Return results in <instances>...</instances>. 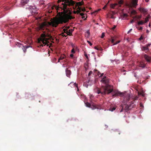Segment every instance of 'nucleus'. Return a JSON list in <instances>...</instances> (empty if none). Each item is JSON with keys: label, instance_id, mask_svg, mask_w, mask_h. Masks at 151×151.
Wrapping results in <instances>:
<instances>
[{"label": "nucleus", "instance_id": "f257e3e1", "mask_svg": "<svg viewBox=\"0 0 151 151\" xmlns=\"http://www.w3.org/2000/svg\"><path fill=\"white\" fill-rule=\"evenodd\" d=\"M58 3L59 4L58 5L56 6L55 7L57 11L58 17L48 22L49 25L55 27H57L59 24L65 23L73 18L70 15V12L68 13V9H67L68 8L67 6H73L75 4L72 0H58Z\"/></svg>", "mask_w": 151, "mask_h": 151}, {"label": "nucleus", "instance_id": "f03ea898", "mask_svg": "<svg viewBox=\"0 0 151 151\" xmlns=\"http://www.w3.org/2000/svg\"><path fill=\"white\" fill-rule=\"evenodd\" d=\"M46 37H51L48 33H47L45 31L43 32V33L41 34L40 38L38 39V41L40 42H41L45 45H48V39L46 38Z\"/></svg>", "mask_w": 151, "mask_h": 151}, {"label": "nucleus", "instance_id": "7ed1b4c3", "mask_svg": "<svg viewBox=\"0 0 151 151\" xmlns=\"http://www.w3.org/2000/svg\"><path fill=\"white\" fill-rule=\"evenodd\" d=\"M109 87H104L102 86L100 89L98 88L97 89L96 92L98 94L101 93L102 94H109L112 92V87L110 86V88H108Z\"/></svg>", "mask_w": 151, "mask_h": 151}, {"label": "nucleus", "instance_id": "20e7f679", "mask_svg": "<svg viewBox=\"0 0 151 151\" xmlns=\"http://www.w3.org/2000/svg\"><path fill=\"white\" fill-rule=\"evenodd\" d=\"M101 81L104 84H105V86H104V87H108V88H110V86L112 87V89L111 90L112 91H113V86H112L109 85L108 84L109 81V80L108 78H106V76H104V78H102Z\"/></svg>", "mask_w": 151, "mask_h": 151}, {"label": "nucleus", "instance_id": "39448f33", "mask_svg": "<svg viewBox=\"0 0 151 151\" xmlns=\"http://www.w3.org/2000/svg\"><path fill=\"white\" fill-rule=\"evenodd\" d=\"M138 0H132L130 4H128L127 6L129 7H135L137 5Z\"/></svg>", "mask_w": 151, "mask_h": 151}, {"label": "nucleus", "instance_id": "423d86ee", "mask_svg": "<svg viewBox=\"0 0 151 151\" xmlns=\"http://www.w3.org/2000/svg\"><path fill=\"white\" fill-rule=\"evenodd\" d=\"M123 1L122 0H121L118 1V3L111 4L110 5V7L113 9H115L116 6L119 5V6H120L121 5L123 4Z\"/></svg>", "mask_w": 151, "mask_h": 151}, {"label": "nucleus", "instance_id": "0eeeda50", "mask_svg": "<svg viewBox=\"0 0 151 151\" xmlns=\"http://www.w3.org/2000/svg\"><path fill=\"white\" fill-rule=\"evenodd\" d=\"M113 92L112 93L113 94L112 96L113 97L118 96H125V95H124V94L123 93L120 92L119 91L116 92L115 91H114L113 89L111 92Z\"/></svg>", "mask_w": 151, "mask_h": 151}, {"label": "nucleus", "instance_id": "6e6552de", "mask_svg": "<svg viewBox=\"0 0 151 151\" xmlns=\"http://www.w3.org/2000/svg\"><path fill=\"white\" fill-rule=\"evenodd\" d=\"M90 107L92 110H94L95 109H101V106L100 105L95 104L93 102H91V105Z\"/></svg>", "mask_w": 151, "mask_h": 151}, {"label": "nucleus", "instance_id": "1a4fd4ad", "mask_svg": "<svg viewBox=\"0 0 151 151\" xmlns=\"http://www.w3.org/2000/svg\"><path fill=\"white\" fill-rule=\"evenodd\" d=\"M47 25V24L45 22H44L39 25L38 28L39 30H44L45 27Z\"/></svg>", "mask_w": 151, "mask_h": 151}, {"label": "nucleus", "instance_id": "9d476101", "mask_svg": "<svg viewBox=\"0 0 151 151\" xmlns=\"http://www.w3.org/2000/svg\"><path fill=\"white\" fill-rule=\"evenodd\" d=\"M116 38L115 37H111V43L113 44V45H116L120 42V41H118L114 43V41L116 40Z\"/></svg>", "mask_w": 151, "mask_h": 151}, {"label": "nucleus", "instance_id": "9b49d317", "mask_svg": "<svg viewBox=\"0 0 151 151\" xmlns=\"http://www.w3.org/2000/svg\"><path fill=\"white\" fill-rule=\"evenodd\" d=\"M139 11L141 12H142L144 14H146L147 13V9L142 7H140L139 9Z\"/></svg>", "mask_w": 151, "mask_h": 151}, {"label": "nucleus", "instance_id": "f8f14e48", "mask_svg": "<svg viewBox=\"0 0 151 151\" xmlns=\"http://www.w3.org/2000/svg\"><path fill=\"white\" fill-rule=\"evenodd\" d=\"M144 57L147 62L150 63V62L151 58L150 57L146 54H145L144 55Z\"/></svg>", "mask_w": 151, "mask_h": 151}, {"label": "nucleus", "instance_id": "ddd939ff", "mask_svg": "<svg viewBox=\"0 0 151 151\" xmlns=\"http://www.w3.org/2000/svg\"><path fill=\"white\" fill-rule=\"evenodd\" d=\"M66 74L67 76L68 77H70V75L71 73V72L70 70L68 69V68H66L65 70Z\"/></svg>", "mask_w": 151, "mask_h": 151}, {"label": "nucleus", "instance_id": "4468645a", "mask_svg": "<svg viewBox=\"0 0 151 151\" xmlns=\"http://www.w3.org/2000/svg\"><path fill=\"white\" fill-rule=\"evenodd\" d=\"M133 107V106H132V105H130L129 106L128 105H126L124 109L127 112L131 108Z\"/></svg>", "mask_w": 151, "mask_h": 151}, {"label": "nucleus", "instance_id": "2eb2a0df", "mask_svg": "<svg viewBox=\"0 0 151 151\" xmlns=\"http://www.w3.org/2000/svg\"><path fill=\"white\" fill-rule=\"evenodd\" d=\"M141 49L143 51H145V52H147L149 51V48L145 45L142 46L141 47Z\"/></svg>", "mask_w": 151, "mask_h": 151}, {"label": "nucleus", "instance_id": "dca6fc26", "mask_svg": "<svg viewBox=\"0 0 151 151\" xmlns=\"http://www.w3.org/2000/svg\"><path fill=\"white\" fill-rule=\"evenodd\" d=\"M29 1V0H21V4L22 5H24L27 4Z\"/></svg>", "mask_w": 151, "mask_h": 151}, {"label": "nucleus", "instance_id": "f3484780", "mask_svg": "<svg viewBox=\"0 0 151 151\" xmlns=\"http://www.w3.org/2000/svg\"><path fill=\"white\" fill-rule=\"evenodd\" d=\"M29 47L27 45L23 46L22 48L24 53H25L27 51V49Z\"/></svg>", "mask_w": 151, "mask_h": 151}, {"label": "nucleus", "instance_id": "a211bd4d", "mask_svg": "<svg viewBox=\"0 0 151 151\" xmlns=\"http://www.w3.org/2000/svg\"><path fill=\"white\" fill-rule=\"evenodd\" d=\"M146 64L144 63L143 62H141L139 65V66L144 68L145 67Z\"/></svg>", "mask_w": 151, "mask_h": 151}, {"label": "nucleus", "instance_id": "6ab92c4d", "mask_svg": "<svg viewBox=\"0 0 151 151\" xmlns=\"http://www.w3.org/2000/svg\"><path fill=\"white\" fill-rule=\"evenodd\" d=\"M32 12L34 14L37 13V10L35 7H32Z\"/></svg>", "mask_w": 151, "mask_h": 151}, {"label": "nucleus", "instance_id": "aec40b11", "mask_svg": "<svg viewBox=\"0 0 151 151\" xmlns=\"http://www.w3.org/2000/svg\"><path fill=\"white\" fill-rule=\"evenodd\" d=\"M15 45L19 47V48H20V47H21L22 48V47H23V45L21 44V43H20V42H17L15 43Z\"/></svg>", "mask_w": 151, "mask_h": 151}, {"label": "nucleus", "instance_id": "412c9836", "mask_svg": "<svg viewBox=\"0 0 151 151\" xmlns=\"http://www.w3.org/2000/svg\"><path fill=\"white\" fill-rule=\"evenodd\" d=\"M130 95L129 94L126 95V96L124 98V100L128 101L130 99Z\"/></svg>", "mask_w": 151, "mask_h": 151}, {"label": "nucleus", "instance_id": "4be33fe9", "mask_svg": "<svg viewBox=\"0 0 151 151\" xmlns=\"http://www.w3.org/2000/svg\"><path fill=\"white\" fill-rule=\"evenodd\" d=\"M90 101L91 103H90L88 102H86V103L85 104H86V106L87 107H90V106H91V102H92V100H90Z\"/></svg>", "mask_w": 151, "mask_h": 151}, {"label": "nucleus", "instance_id": "5701e85b", "mask_svg": "<svg viewBox=\"0 0 151 151\" xmlns=\"http://www.w3.org/2000/svg\"><path fill=\"white\" fill-rule=\"evenodd\" d=\"M138 93L139 95H141L142 96H145V93L143 91H142L140 92H138Z\"/></svg>", "mask_w": 151, "mask_h": 151}, {"label": "nucleus", "instance_id": "b1692460", "mask_svg": "<svg viewBox=\"0 0 151 151\" xmlns=\"http://www.w3.org/2000/svg\"><path fill=\"white\" fill-rule=\"evenodd\" d=\"M145 23L144 22H143V21H139L137 22V25H143V24Z\"/></svg>", "mask_w": 151, "mask_h": 151}, {"label": "nucleus", "instance_id": "393cba45", "mask_svg": "<svg viewBox=\"0 0 151 151\" xmlns=\"http://www.w3.org/2000/svg\"><path fill=\"white\" fill-rule=\"evenodd\" d=\"M72 32L70 31V29H69L68 30V32H67L66 34H67V35H68L71 36V35H72Z\"/></svg>", "mask_w": 151, "mask_h": 151}, {"label": "nucleus", "instance_id": "a878e982", "mask_svg": "<svg viewBox=\"0 0 151 151\" xmlns=\"http://www.w3.org/2000/svg\"><path fill=\"white\" fill-rule=\"evenodd\" d=\"M94 49H96L97 50H103L102 48L101 47H97V46H95L94 47Z\"/></svg>", "mask_w": 151, "mask_h": 151}, {"label": "nucleus", "instance_id": "bb28decb", "mask_svg": "<svg viewBox=\"0 0 151 151\" xmlns=\"http://www.w3.org/2000/svg\"><path fill=\"white\" fill-rule=\"evenodd\" d=\"M116 109V107H111L109 108V110L112 111H114Z\"/></svg>", "mask_w": 151, "mask_h": 151}, {"label": "nucleus", "instance_id": "cd10ccee", "mask_svg": "<svg viewBox=\"0 0 151 151\" xmlns=\"http://www.w3.org/2000/svg\"><path fill=\"white\" fill-rule=\"evenodd\" d=\"M115 12H112V14H111V18H112V19H114L115 18H114V14H115Z\"/></svg>", "mask_w": 151, "mask_h": 151}, {"label": "nucleus", "instance_id": "c85d7f7f", "mask_svg": "<svg viewBox=\"0 0 151 151\" xmlns=\"http://www.w3.org/2000/svg\"><path fill=\"white\" fill-rule=\"evenodd\" d=\"M131 13L132 14H135L137 13V12L135 10H133L131 12Z\"/></svg>", "mask_w": 151, "mask_h": 151}, {"label": "nucleus", "instance_id": "c756f323", "mask_svg": "<svg viewBox=\"0 0 151 151\" xmlns=\"http://www.w3.org/2000/svg\"><path fill=\"white\" fill-rule=\"evenodd\" d=\"M136 28L138 29L139 30H142V27H139L137 26Z\"/></svg>", "mask_w": 151, "mask_h": 151}, {"label": "nucleus", "instance_id": "7c9ffc66", "mask_svg": "<svg viewBox=\"0 0 151 151\" xmlns=\"http://www.w3.org/2000/svg\"><path fill=\"white\" fill-rule=\"evenodd\" d=\"M80 10H78L77 11H74V12H73V13H74L75 14H78L79 13H80Z\"/></svg>", "mask_w": 151, "mask_h": 151}, {"label": "nucleus", "instance_id": "2f4dec72", "mask_svg": "<svg viewBox=\"0 0 151 151\" xmlns=\"http://www.w3.org/2000/svg\"><path fill=\"white\" fill-rule=\"evenodd\" d=\"M64 56H61L58 59V62H59V61L60 60H62L64 58Z\"/></svg>", "mask_w": 151, "mask_h": 151}, {"label": "nucleus", "instance_id": "473e14b6", "mask_svg": "<svg viewBox=\"0 0 151 151\" xmlns=\"http://www.w3.org/2000/svg\"><path fill=\"white\" fill-rule=\"evenodd\" d=\"M149 19H148L147 18V17H146L145 18V21L144 22L145 23H146L147 22L149 21Z\"/></svg>", "mask_w": 151, "mask_h": 151}, {"label": "nucleus", "instance_id": "72a5a7b5", "mask_svg": "<svg viewBox=\"0 0 151 151\" xmlns=\"http://www.w3.org/2000/svg\"><path fill=\"white\" fill-rule=\"evenodd\" d=\"M63 32L65 33H66L67 32H68V30L67 29H63Z\"/></svg>", "mask_w": 151, "mask_h": 151}, {"label": "nucleus", "instance_id": "f704fd0d", "mask_svg": "<svg viewBox=\"0 0 151 151\" xmlns=\"http://www.w3.org/2000/svg\"><path fill=\"white\" fill-rule=\"evenodd\" d=\"M73 85L75 87H77V89H78V90L79 89L78 88V84H76V83H74L73 84Z\"/></svg>", "mask_w": 151, "mask_h": 151}, {"label": "nucleus", "instance_id": "c9c22d12", "mask_svg": "<svg viewBox=\"0 0 151 151\" xmlns=\"http://www.w3.org/2000/svg\"><path fill=\"white\" fill-rule=\"evenodd\" d=\"M92 72L91 71H90L88 73V76L89 77H90V76L92 74Z\"/></svg>", "mask_w": 151, "mask_h": 151}, {"label": "nucleus", "instance_id": "e433bc0d", "mask_svg": "<svg viewBox=\"0 0 151 151\" xmlns=\"http://www.w3.org/2000/svg\"><path fill=\"white\" fill-rule=\"evenodd\" d=\"M81 10L83 12H84V11L86 10L85 9V8L81 9L80 8H79V10L81 11Z\"/></svg>", "mask_w": 151, "mask_h": 151}, {"label": "nucleus", "instance_id": "4c0bfd02", "mask_svg": "<svg viewBox=\"0 0 151 151\" xmlns=\"http://www.w3.org/2000/svg\"><path fill=\"white\" fill-rule=\"evenodd\" d=\"M123 18H124V17H126L127 16V14H124L123 15Z\"/></svg>", "mask_w": 151, "mask_h": 151}, {"label": "nucleus", "instance_id": "58836bf2", "mask_svg": "<svg viewBox=\"0 0 151 151\" xmlns=\"http://www.w3.org/2000/svg\"><path fill=\"white\" fill-rule=\"evenodd\" d=\"M105 36V35H104V33H103L102 34V35H101V38H103Z\"/></svg>", "mask_w": 151, "mask_h": 151}, {"label": "nucleus", "instance_id": "ea45409f", "mask_svg": "<svg viewBox=\"0 0 151 151\" xmlns=\"http://www.w3.org/2000/svg\"><path fill=\"white\" fill-rule=\"evenodd\" d=\"M71 52L73 53H75V51L74 48H73V49L71 50Z\"/></svg>", "mask_w": 151, "mask_h": 151}, {"label": "nucleus", "instance_id": "a19ab883", "mask_svg": "<svg viewBox=\"0 0 151 151\" xmlns=\"http://www.w3.org/2000/svg\"><path fill=\"white\" fill-rule=\"evenodd\" d=\"M151 45V44L150 43L146 45L145 46H146L148 48Z\"/></svg>", "mask_w": 151, "mask_h": 151}, {"label": "nucleus", "instance_id": "79ce46f5", "mask_svg": "<svg viewBox=\"0 0 151 151\" xmlns=\"http://www.w3.org/2000/svg\"><path fill=\"white\" fill-rule=\"evenodd\" d=\"M87 42H88V43L89 44V45H90V46H91V45H92V43H91V42H90V41H87Z\"/></svg>", "mask_w": 151, "mask_h": 151}, {"label": "nucleus", "instance_id": "37998d69", "mask_svg": "<svg viewBox=\"0 0 151 151\" xmlns=\"http://www.w3.org/2000/svg\"><path fill=\"white\" fill-rule=\"evenodd\" d=\"M143 37L142 36H141L139 39L140 40H143Z\"/></svg>", "mask_w": 151, "mask_h": 151}, {"label": "nucleus", "instance_id": "c03bdc74", "mask_svg": "<svg viewBox=\"0 0 151 151\" xmlns=\"http://www.w3.org/2000/svg\"><path fill=\"white\" fill-rule=\"evenodd\" d=\"M132 30V29H130V30L127 33L128 34H129Z\"/></svg>", "mask_w": 151, "mask_h": 151}, {"label": "nucleus", "instance_id": "a18cd8bd", "mask_svg": "<svg viewBox=\"0 0 151 151\" xmlns=\"http://www.w3.org/2000/svg\"><path fill=\"white\" fill-rule=\"evenodd\" d=\"M138 99V97L137 96L135 97L134 98V100H135L137 99Z\"/></svg>", "mask_w": 151, "mask_h": 151}, {"label": "nucleus", "instance_id": "49530a36", "mask_svg": "<svg viewBox=\"0 0 151 151\" xmlns=\"http://www.w3.org/2000/svg\"><path fill=\"white\" fill-rule=\"evenodd\" d=\"M147 18L149 19L150 18V15H148L146 17Z\"/></svg>", "mask_w": 151, "mask_h": 151}, {"label": "nucleus", "instance_id": "de8ad7c7", "mask_svg": "<svg viewBox=\"0 0 151 151\" xmlns=\"http://www.w3.org/2000/svg\"><path fill=\"white\" fill-rule=\"evenodd\" d=\"M79 14L81 16H83L84 15V14L83 13H80H80H79Z\"/></svg>", "mask_w": 151, "mask_h": 151}, {"label": "nucleus", "instance_id": "09e8293b", "mask_svg": "<svg viewBox=\"0 0 151 151\" xmlns=\"http://www.w3.org/2000/svg\"><path fill=\"white\" fill-rule=\"evenodd\" d=\"M122 106V109H121V110H120V112H122V111H123V106Z\"/></svg>", "mask_w": 151, "mask_h": 151}, {"label": "nucleus", "instance_id": "8fccbe9b", "mask_svg": "<svg viewBox=\"0 0 151 151\" xmlns=\"http://www.w3.org/2000/svg\"><path fill=\"white\" fill-rule=\"evenodd\" d=\"M116 26H114L112 28V29L114 30L116 28Z\"/></svg>", "mask_w": 151, "mask_h": 151}, {"label": "nucleus", "instance_id": "3c124183", "mask_svg": "<svg viewBox=\"0 0 151 151\" xmlns=\"http://www.w3.org/2000/svg\"><path fill=\"white\" fill-rule=\"evenodd\" d=\"M134 22V19H132L130 21V23H133Z\"/></svg>", "mask_w": 151, "mask_h": 151}, {"label": "nucleus", "instance_id": "603ef678", "mask_svg": "<svg viewBox=\"0 0 151 151\" xmlns=\"http://www.w3.org/2000/svg\"><path fill=\"white\" fill-rule=\"evenodd\" d=\"M70 56L71 57H73V54H70Z\"/></svg>", "mask_w": 151, "mask_h": 151}, {"label": "nucleus", "instance_id": "864d4df0", "mask_svg": "<svg viewBox=\"0 0 151 151\" xmlns=\"http://www.w3.org/2000/svg\"><path fill=\"white\" fill-rule=\"evenodd\" d=\"M140 106L141 107H143L142 104L141 103H140Z\"/></svg>", "mask_w": 151, "mask_h": 151}, {"label": "nucleus", "instance_id": "5fc2aeb1", "mask_svg": "<svg viewBox=\"0 0 151 151\" xmlns=\"http://www.w3.org/2000/svg\"><path fill=\"white\" fill-rule=\"evenodd\" d=\"M64 32H62L61 34H60V35H61L62 36H63V35L64 34Z\"/></svg>", "mask_w": 151, "mask_h": 151}, {"label": "nucleus", "instance_id": "6e6d98bb", "mask_svg": "<svg viewBox=\"0 0 151 151\" xmlns=\"http://www.w3.org/2000/svg\"><path fill=\"white\" fill-rule=\"evenodd\" d=\"M67 35H67V34L66 35L64 34L63 35V37H66L67 36Z\"/></svg>", "mask_w": 151, "mask_h": 151}, {"label": "nucleus", "instance_id": "4d7b16f0", "mask_svg": "<svg viewBox=\"0 0 151 151\" xmlns=\"http://www.w3.org/2000/svg\"><path fill=\"white\" fill-rule=\"evenodd\" d=\"M84 85L87 88V87H88V85H86V84H84Z\"/></svg>", "mask_w": 151, "mask_h": 151}, {"label": "nucleus", "instance_id": "13d9d810", "mask_svg": "<svg viewBox=\"0 0 151 151\" xmlns=\"http://www.w3.org/2000/svg\"><path fill=\"white\" fill-rule=\"evenodd\" d=\"M97 74H98V75H99L101 74V73L99 72V71L98 72Z\"/></svg>", "mask_w": 151, "mask_h": 151}, {"label": "nucleus", "instance_id": "bf43d9fd", "mask_svg": "<svg viewBox=\"0 0 151 151\" xmlns=\"http://www.w3.org/2000/svg\"><path fill=\"white\" fill-rule=\"evenodd\" d=\"M149 31L148 30H147L146 32L147 33H149Z\"/></svg>", "mask_w": 151, "mask_h": 151}, {"label": "nucleus", "instance_id": "052dcab7", "mask_svg": "<svg viewBox=\"0 0 151 151\" xmlns=\"http://www.w3.org/2000/svg\"><path fill=\"white\" fill-rule=\"evenodd\" d=\"M78 3H79V5L80 6H81V5L82 4H81V3L80 2H79Z\"/></svg>", "mask_w": 151, "mask_h": 151}, {"label": "nucleus", "instance_id": "680f3d73", "mask_svg": "<svg viewBox=\"0 0 151 151\" xmlns=\"http://www.w3.org/2000/svg\"><path fill=\"white\" fill-rule=\"evenodd\" d=\"M103 75H104V73H103L101 74V76H100V77H101V76H103Z\"/></svg>", "mask_w": 151, "mask_h": 151}, {"label": "nucleus", "instance_id": "e2e57ef3", "mask_svg": "<svg viewBox=\"0 0 151 151\" xmlns=\"http://www.w3.org/2000/svg\"><path fill=\"white\" fill-rule=\"evenodd\" d=\"M149 0H145V1L146 2H148Z\"/></svg>", "mask_w": 151, "mask_h": 151}, {"label": "nucleus", "instance_id": "0e129e2a", "mask_svg": "<svg viewBox=\"0 0 151 151\" xmlns=\"http://www.w3.org/2000/svg\"><path fill=\"white\" fill-rule=\"evenodd\" d=\"M73 31V29H70V31H72V32Z\"/></svg>", "mask_w": 151, "mask_h": 151}, {"label": "nucleus", "instance_id": "69168bd1", "mask_svg": "<svg viewBox=\"0 0 151 151\" xmlns=\"http://www.w3.org/2000/svg\"><path fill=\"white\" fill-rule=\"evenodd\" d=\"M106 7V5L103 8V9H105V7Z\"/></svg>", "mask_w": 151, "mask_h": 151}, {"label": "nucleus", "instance_id": "338daca9", "mask_svg": "<svg viewBox=\"0 0 151 151\" xmlns=\"http://www.w3.org/2000/svg\"><path fill=\"white\" fill-rule=\"evenodd\" d=\"M85 55L86 58H87L88 57V56L87 55Z\"/></svg>", "mask_w": 151, "mask_h": 151}, {"label": "nucleus", "instance_id": "774afa93", "mask_svg": "<svg viewBox=\"0 0 151 151\" xmlns=\"http://www.w3.org/2000/svg\"><path fill=\"white\" fill-rule=\"evenodd\" d=\"M71 84H72V83L71 82V83H70V84H68V86L70 85Z\"/></svg>", "mask_w": 151, "mask_h": 151}]
</instances>
